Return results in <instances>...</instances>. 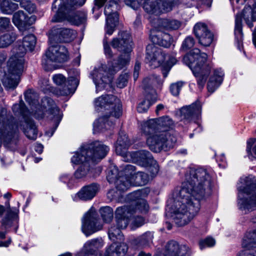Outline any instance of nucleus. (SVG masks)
<instances>
[{"label": "nucleus", "instance_id": "1a4fd4ad", "mask_svg": "<svg viewBox=\"0 0 256 256\" xmlns=\"http://www.w3.org/2000/svg\"><path fill=\"white\" fill-rule=\"evenodd\" d=\"M146 51V58L150 61L152 68L163 64L162 74L166 78L172 66L176 63V59L174 57L166 56L160 48L154 44L148 45Z\"/></svg>", "mask_w": 256, "mask_h": 256}, {"label": "nucleus", "instance_id": "4be33fe9", "mask_svg": "<svg viewBox=\"0 0 256 256\" xmlns=\"http://www.w3.org/2000/svg\"><path fill=\"white\" fill-rule=\"evenodd\" d=\"M85 148L88 152V156L94 162L104 158L110 150L108 146L98 141L86 144Z\"/></svg>", "mask_w": 256, "mask_h": 256}, {"label": "nucleus", "instance_id": "a878e982", "mask_svg": "<svg viewBox=\"0 0 256 256\" xmlns=\"http://www.w3.org/2000/svg\"><path fill=\"white\" fill-rule=\"evenodd\" d=\"M202 111V106L199 102L192 104L189 106L183 107L181 110L182 115L189 120L198 119Z\"/></svg>", "mask_w": 256, "mask_h": 256}, {"label": "nucleus", "instance_id": "680f3d73", "mask_svg": "<svg viewBox=\"0 0 256 256\" xmlns=\"http://www.w3.org/2000/svg\"><path fill=\"white\" fill-rule=\"evenodd\" d=\"M103 44L104 54L108 58H112V54L111 49L108 44V38L106 36H104V39Z\"/></svg>", "mask_w": 256, "mask_h": 256}, {"label": "nucleus", "instance_id": "f03ea898", "mask_svg": "<svg viewBox=\"0 0 256 256\" xmlns=\"http://www.w3.org/2000/svg\"><path fill=\"white\" fill-rule=\"evenodd\" d=\"M114 48L122 52L118 60L108 62V70L106 65L96 67L90 73L92 78L96 85V92L101 91L111 84L113 75L122 69L130 60V53L132 50L131 36L126 32H120L117 38L112 42Z\"/></svg>", "mask_w": 256, "mask_h": 256}, {"label": "nucleus", "instance_id": "b1692460", "mask_svg": "<svg viewBox=\"0 0 256 256\" xmlns=\"http://www.w3.org/2000/svg\"><path fill=\"white\" fill-rule=\"evenodd\" d=\"M98 190V186L96 184L84 186L72 196V200L75 202L79 200L83 201L91 200L96 196Z\"/></svg>", "mask_w": 256, "mask_h": 256}, {"label": "nucleus", "instance_id": "f8f14e48", "mask_svg": "<svg viewBox=\"0 0 256 256\" xmlns=\"http://www.w3.org/2000/svg\"><path fill=\"white\" fill-rule=\"evenodd\" d=\"M6 206L5 208L3 206L0 205V217H2V214H4L0 221V238L2 240L6 238L8 228L14 227L16 232L18 228V208H10L8 202L6 203Z\"/></svg>", "mask_w": 256, "mask_h": 256}, {"label": "nucleus", "instance_id": "6e6d98bb", "mask_svg": "<svg viewBox=\"0 0 256 256\" xmlns=\"http://www.w3.org/2000/svg\"><path fill=\"white\" fill-rule=\"evenodd\" d=\"M128 76L126 74L120 75L116 80V86L120 88H123L126 86L128 82Z\"/></svg>", "mask_w": 256, "mask_h": 256}, {"label": "nucleus", "instance_id": "79ce46f5", "mask_svg": "<svg viewBox=\"0 0 256 256\" xmlns=\"http://www.w3.org/2000/svg\"><path fill=\"white\" fill-rule=\"evenodd\" d=\"M16 35L14 32L6 34L0 36V48L7 47L16 39Z\"/></svg>", "mask_w": 256, "mask_h": 256}, {"label": "nucleus", "instance_id": "09e8293b", "mask_svg": "<svg viewBox=\"0 0 256 256\" xmlns=\"http://www.w3.org/2000/svg\"><path fill=\"white\" fill-rule=\"evenodd\" d=\"M20 4L29 13H33L36 10V5L30 0H20Z\"/></svg>", "mask_w": 256, "mask_h": 256}, {"label": "nucleus", "instance_id": "6e6552de", "mask_svg": "<svg viewBox=\"0 0 256 256\" xmlns=\"http://www.w3.org/2000/svg\"><path fill=\"white\" fill-rule=\"evenodd\" d=\"M238 204L241 210H256V182L250 176L240 178L238 186Z\"/></svg>", "mask_w": 256, "mask_h": 256}, {"label": "nucleus", "instance_id": "e2e57ef3", "mask_svg": "<svg viewBox=\"0 0 256 256\" xmlns=\"http://www.w3.org/2000/svg\"><path fill=\"white\" fill-rule=\"evenodd\" d=\"M125 4L134 10L137 9L139 6V2L137 0H124Z\"/></svg>", "mask_w": 256, "mask_h": 256}, {"label": "nucleus", "instance_id": "9b49d317", "mask_svg": "<svg viewBox=\"0 0 256 256\" xmlns=\"http://www.w3.org/2000/svg\"><path fill=\"white\" fill-rule=\"evenodd\" d=\"M145 134L148 135L146 138L148 146L152 151L156 152L172 148L176 142V137L169 132L156 130L150 134Z\"/></svg>", "mask_w": 256, "mask_h": 256}, {"label": "nucleus", "instance_id": "c85d7f7f", "mask_svg": "<svg viewBox=\"0 0 256 256\" xmlns=\"http://www.w3.org/2000/svg\"><path fill=\"white\" fill-rule=\"evenodd\" d=\"M224 73L220 69L214 70V74L210 77L208 83V92H213L222 84L223 80Z\"/></svg>", "mask_w": 256, "mask_h": 256}, {"label": "nucleus", "instance_id": "cd10ccee", "mask_svg": "<svg viewBox=\"0 0 256 256\" xmlns=\"http://www.w3.org/2000/svg\"><path fill=\"white\" fill-rule=\"evenodd\" d=\"M188 248L185 246H180L174 240L169 242L166 248V256H186Z\"/></svg>", "mask_w": 256, "mask_h": 256}, {"label": "nucleus", "instance_id": "4d7b16f0", "mask_svg": "<svg viewBox=\"0 0 256 256\" xmlns=\"http://www.w3.org/2000/svg\"><path fill=\"white\" fill-rule=\"evenodd\" d=\"M194 44V39L190 36H188L182 42V48L184 50L192 48Z\"/></svg>", "mask_w": 256, "mask_h": 256}, {"label": "nucleus", "instance_id": "ea45409f", "mask_svg": "<svg viewBox=\"0 0 256 256\" xmlns=\"http://www.w3.org/2000/svg\"><path fill=\"white\" fill-rule=\"evenodd\" d=\"M234 34L236 39L238 42V47L240 46L242 41L243 35L242 34V16L237 14L235 20Z\"/></svg>", "mask_w": 256, "mask_h": 256}, {"label": "nucleus", "instance_id": "58836bf2", "mask_svg": "<svg viewBox=\"0 0 256 256\" xmlns=\"http://www.w3.org/2000/svg\"><path fill=\"white\" fill-rule=\"evenodd\" d=\"M242 246L244 248H248L256 246V230L246 234L243 238Z\"/></svg>", "mask_w": 256, "mask_h": 256}, {"label": "nucleus", "instance_id": "a211bd4d", "mask_svg": "<svg viewBox=\"0 0 256 256\" xmlns=\"http://www.w3.org/2000/svg\"><path fill=\"white\" fill-rule=\"evenodd\" d=\"M118 1H110L106 6L104 13L106 16V35L110 36L114 32L118 20L116 10L118 9Z\"/></svg>", "mask_w": 256, "mask_h": 256}, {"label": "nucleus", "instance_id": "72a5a7b5", "mask_svg": "<svg viewBox=\"0 0 256 256\" xmlns=\"http://www.w3.org/2000/svg\"><path fill=\"white\" fill-rule=\"evenodd\" d=\"M242 17L248 26L252 28V22L256 20V4L252 7L246 6L242 12Z\"/></svg>", "mask_w": 256, "mask_h": 256}, {"label": "nucleus", "instance_id": "603ef678", "mask_svg": "<svg viewBox=\"0 0 256 256\" xmlns=\"http://www.w3.org/2000/svg\"><path fill=\"white\" fill-rule=\"evenodd\" d=\"M134 210L133 214L137 210H139L142 212H146L148 210V206L146 201L144 199H140L138 202H137L136 208L134 209L132 206H130Z\"/></svg>", "mask_w": 256, "mask_h": 256}, {"label": "nucleus", "instance_id": "774afa93", "mask_svg": "<svg viewBox=\"0 0 256 256\" xmlns=\"http://www.w3.org/2000/svg\"><path fill=\"white\" fill-rule=\"evenodd\" d=\"M143 190H138L132 194V196L134 197V200L138 199L139 198L142 196Z\"/></svg>", "mask_w": 256, "mask_h": 256}, {"label": "nucleus", "instance_id": "ddd939ff", "mask_svg": "<svg viewBox=\"0 0 256 256\" xmlns=\"http://www.w3.org/2000/svg\"><path fill=\"white\" fill-rule=\"evenodd\" d=\"M18 128L14 118L9 116L4 108H0V146L2 142H8L14 136Z\"/></svg>", "mask_w": 256, "mask_h": 256}, {"label": "nucleus", "instance_id": "e433bc0d", "mask_svg": "<svg viewBox=\"0 0 256 256\" xmlns=\"http://www.w3.org/2000/svg\"><path fill=\"white\" fill-rule=\"evenodd\" d=\"M136 158L138 162L136 163L142 166H148L150 163H152L153 158L150 153L146 150L136 152Z\"/></svg>", "mask_w": 256, "mask_h": 256}, {"label": "nucleus", "instance_id": "9d476101", "mask_svg": "<svg viewBox=\"0 0 256 256\" xmlns=\"http://www.w3.org/2000/svg\"><path fill=\"white\" fill-rule=\"evenodd\" d=\"M134 212V210L130 206H128L118 207L116 209L115 218L116 227L112 226L108 230V236L111 240L114 242L116 240H122L120 230L127 227Z\"/></svg>", "mask_w": 256, "mask_h": 256}, {"label": "nucleus", "instance_id": "49530a36", "mask_svg": "<svg viewBox=\"0 0 256 256\" xmlns=\"http://www.w3.org/2000/svg\"><path fill=\"white\" fill-rule=\"evenodd\" d=\"M130 227L132 229L134 230L143 225L144 223V220L142 216L132 217V216L131 218H130Z\"/></svg>", "mask_w": 256, "mask_h": 256}, {"label": "nucleus", "instance_id": "a19ab883", "mask_svg": "<svg viewBox=\"0 0 256 256\" xmlns=\"http://www.w3.org/2000/svg\"><path fill=\"white\" fill-rule=\"evenodd\" d=\"M0 8L4 13L10 14L18 8V4L12 2V0H2Z\"/></svg>", "mask_w": 256, "mask_h": 256}, {"label": "nucleus", "instance_id": "2f4dec72", "mask_svg": "<svg viewBox=\"0 0 256 256\" xmlns=\"http://www.w3.org/2000/svg\"><path fill=\"white\" fill-rule=\"evenodd\" d=\"M85 148L86 144L82 146L78 151L74 152V155L71 158V162L72 164H78L92 160L90 157L88 156L90 154L88 150H86Z\"/></svg>", "mask_w": 256, "mask_h": 256}, {"label": "nucleus", "instance_id": "4c0bfd02", "mask_svg": "<svg viewBox=\"0 0 256 256\" xmlns=\"http://www.w3.org/2000/svg\"><path fill=\"white\" fill-rule=\"evenodd\" d=\"M158 21L160 26L167 30H176L182 25L180 21L174 19H160Z\"/></svg>", "mask_w": 256, "mask_h": 256}, {"label": "nucleus", "instance_id": "7c9ffc66", "mask_svg": "<svg viewBox=\"0 0 256 256\" xmlns=\"http://www.w3.org/2000/svg\"><path fill=\"white\" fill-rule=\"evenodd\" d=\"M151 39L154 44L165 48L170 46L173 41L172 36L166 33H158L156 35H152Z\"/></svg>", "mask_w": 256, "mask_h": 256}, {"label": "nucleus", "instance_id": "aec40b11", "mask_svg": "<svg viewBox=\"0 0 256 256\" xmlns=\"http://www.w3.org/2000/svg\"><path fill=\"white\" fill-rule=\"evenodd\" d=\"M98 224V216L94 210L90 209L82 220V230L86 236H88L100 230L102 226Z\"/></svg>", "mask_w": 256, "mask_h": 256}, {"label": "nucleus", "instance_id": "de8ad7c7", "mask_svg": "<svg viewBox=\"0 0 256 256\" xmlns=\"http://www.w3.org/2000/svg\"><path fill=\"white\" fill-rule=\"evenodd\" d=\"M106 0H94V6L92 8V12L95 13L94 16L96 19H98L101 14L100 10L104 6Z\"/></svg>", "mask_w": 256, "mask_h": 256}, {"label": "nucleus", "instance_id": "5701e85b", "mask_svg": "<svg viewBox=\"0 0 256 256\" xmlns=\"http://www.w3.org/2000/svg\"><path fill=\"white\" fill-rule=\"evenodd\" d=\"M194 31L201 45L208 46L212 43L214 40L213 34L204 24L197 23L194 28Z\"/></svg>", "mask_w": 256, "mask_h": 256}, {"label": "nucleus", "instance_id": "3c124183", "mask_svg": "<svg viewBox=\"0 0 256 256\" xmlns=\"http://www.w3.org/2000/svg\"><path fill=\"white\" fill-rule=\"evenodd\" d=\"M153 234L150 232H146L139 238L140 244L142 246H146L152 242Z\"/></svg>", "mask_w": 256, "mask_h": 256}, {"label": "nucleus", "instance_id": "20e7f679", "mask_svg": "<svg viewBox=\"0 0 256 256\" xmlns=\"http://www.w3.org/2000/svg\"><path fill=\"white\" fill-rule=\"evenodd\" d=\"M86 0H55L52 6V10L56 14L52 18L53 22L66 20L72 24L78 26L84 24L87 18L84 12H74L76 6H81Z\"/></svg>", "mask_w": 256, "mask_h": 256}, {"label": "nucleus", "instance_id": "052dcab7", "mask_svg": "<svg viewBox=\"0 0 256 256\" xmlns=\"http://www.w3.org/2000/svg\"><path fill=\"white\" fill-rule=\"evenodd\" d=\"M150 166L148 168V170L151 176H155L158 172L159 166L158 164L153 160L152 163H150Z\"/></svg>", "mask_w": 256, "mask_h": 256}, {"label": "nucleus", "instance_id": "338daca9", "mask_svg": "<svg viewBox=\"0 0 256 256\" xmlns=\"http://www.w3.org/2000/svg\"><path fill=\"white\" fill-rule=\"evenodd\" d=\"M246 0H230L233 8H238L240 5H242Z\"/></svg>", "mask_w": 256, "mask_h": 256}, {"label": "nucleus", "instance_id": "0e129e2a", "mask_svg": "<svg viewBox=\"0 0 256 256\" xmlns=\"http://www.w3.org/2000/svg\"><path fill=\"white\" fill-rule=\"evenodd\" d=\"M10 20L8 18H0V27L2 28H6L10 26Z\"/></svg>", "mask_w": 256, "mask_h": 256}, {"label": "nucleus", "instance_id": "69168bd1", "mask_svg": "<svg viewBox=\"0 0 256 256\" xmlns=\"http://www.w3.org/2000/svg\"><path fill=\"white\" fill-rule=\"evenodd\" d=\"M256 139H255V138H250L247 141L246 152L248 154H252L251 148H252V146L256 142Z\"/></svg>", "mask_w": 256, "mask_h": 256}, {"label": "nucleus", "instance_id": "5fc2aeb1", "mask_svg": "<svg viewBox=\"0 0 256 256\" xmlns=\"http://www.w3.org/2000/svg\"><path fill=\"white\" fill-rule=\"evenodd\" d=\"M60 180L66 184L70 188L74 186L76 183L74 178L70 177V176L67 174H62L60 177Z\"/></svg>", "mask_w": 256, "mask_h": 256}, {"label": "nucleus", "instance_id": "7ed1b4c3", "mask_svg": "<svg viewBox=\"0 0 256 256\" xmlns=\"http://www.w3.org/2000/svg\"><path fill=\"white\" fill-rule=\"evenodd\" d=\"M36 44L33 34L24 38L22 42H18L12 49L14 54L8 62V70L2 80L4 86L8 89H14L18 85L24 69L23 56L28 50L32 51Z\"/></svg>", "mask_w": 256, "mask_h": 256}, {"label": "nucleus", "instance_id": "412c9836", "mask_svg": "<svg viewBox=\"0 0 256 256\" xmlns=\"http://www.w3.org/2000/svg\"><path fill=\"white\" fill-rule=\"evenodd\" d=\"M104 245L103 240L100 238H97L88 240L84 244L78 256H96L99 249L102 248ZM59 256H72L70 253L67 252Z\"/></svg>", "mask_w": 256, "mask_h": 256}, {"label": "nucleus", "instance_id": "c03bdc74", "mask_svg": "<svg viewBox=\"0 0 256 256\" xmlns=\"http://www.w3.org/2000/svg\"><path fill=\"white\" fill-rule=\"evenodd\" d=\"M102 218L106 222H110L113 218V210L110 206H106L100 210Z\"/></svg>", "mask_w": 256, "mask_h": 256}, {"label": "nucleus", "instance_id": "f3484780", "mask_svg": "<svg viewBox=\"0 0 256 256\" xmlns=\"http://www.w3.org/2000/svg\"><path fill=\"white\" fill-rule=\"evenodd\" d=\"M174 6V0H145L144 8L150 14L159 16L170 12Z\"/></svg>", "mask_w": 256, "mask_h": 256}, {"label": "nucleus", "instance_id": "f704fd0d", "mask_svg": "<svg viewBox=\"0 0 256 256\" xmlns=\"http://www.w3.org/2000/svg\"><path fill=\"white\" fill-rule=\"evenodd\" d=\"M94 170L90 168L88 163L80 166L74 172V179L82 180L88 176H95Z\"/></svg>", "mask_w": 256, "mask_h": 256}, {"label": "nucleus", "instance_id": "c756f323", "mask_svg": "<svg viewBox=\"0 0 256 256\" xmlns=\"http://www.w3.org/2000/svg\"><path fill=\"white\" fill-rule=\"evenodd\" d=\"M50 118L54 124V126L50 131L46 132V135L48 138L51 137L58 128L62 118V114L57 106L54 104L50 109Z\"/></svg>", "mask_w": 256, "mask_h": 256}, {"label": "nucleus", "instance_id": "13d9d810", "mask_svg": "<svg viewBox=\"0 0 256 256\" xmlns=\"http://www.w3.org/2000/svg\"><path fill=\"white\" fill-rule=\"evenodd\" d=\"M182 86L183 84L180 82L172 84L170 86L172 94L175 96L178 95Z\"/></svg>", "mask_w": 256, "mask_h": 256}, {"label": "nucleus", "instance_id": "473e14b6", "mask_svg": "<svg viewBox=\"0 0 256 256\" xmlns=\"http://www.w3.org/2000/svg\"><path fill=\"white\" fill-rule=\"evenodd\" d=\"M128 249V246L124 243L117 244L114 242L106 250V256H123Z\"/></svg>", "mask_w": 256, "mask_h": 256}, {"label": "nucleus", "instance_id": "8fccbe9b", "mask_svg": "<svg viewBox=\"0 0 256 256\" xmlns=\"http://www.w3.org/2000/svg\"><path fill=\"white\" fill-rule=\"evenodd\" d=\"M12 110L16 114H20L24 116H26V113L27 112L23 102H21L19 104H14L12 106Z\"/></svg>", "mask_w": 256, "mask_h": 256}, {"label": "nucleus", "instance_id": "bf43d9fd", "mask_svg": "<svg viewBox=\"0 0 256 256\" xmlns=\"http://www.w3.org/2000/svg\"><path fill=\"white\" fill-rule=\"evenodd\" d=\"M156 82H157L158 84H162V81L159 80L158 77L155 76H154L150 78H146L143 80V84L144 86L145 89H146L147 84H155Z\"/></svg>", "mask_w": 256, "mask_h": 256}, {"label": "nucleus", "instance_id": "a18cd8bd", "mask_svg": "<svg viewBox=\"0 0 256 256\" xmlns=\"http://www.w3.org/2000/svg\"><path fill=\"white\" fill-rule=\"evenodd\" d=\"M25 98L26 101L30 105H36L38 103L37 94L31 90H29L25 93Z\"/></svg>", "mask_w": 256, "mask_h": 256}, {"label": "nucleus", "instance_id": "0eeeda50", "mask_svg": "<svg viewBox=\"0 0 256 256\" xmlns=\"http://www.w3.org/2000/svg\"><path fill=\"white\" fill-rule=\"evenodd\" d=\"M207 54L194 48L186 54L183 58L184 62L190 68L196 78L198 84L202 90L208 76L212 65L206 62Z\"/></svg>", "mask_w": 256, "mask_h": 256}, {"label": "nucleus", "instance_id": "864d4df0", "mask_svg": "<svg viewBox=\"0 0 256 256\" xmlns=\"http://www.w3.org/2000/svg\"><path fill=\"white\" fill-rule=\"evenodd\" d=\"M216 244V240L212 237H208L200 242V247L201 250L206 247H212Z\"/></svg>", "mask_w": 256, "mask_h": 256}, {"label": "nucleus", "instance_id": "c9c22d12", "mask_svg": "<svg viewBox=\"0 0 256 256\" xmlns=\"http://www.w3.org/2000/svg\"><path fill=\"white\" fill-rule=\"evenodd\" d=\"M24 132L30 139L35 140L37 136L36 128L33 121L29 118H26L23 126Z\"/></svg>", "mask_w": 256, "mask_h": 256}, {"label": "nucleus", "instance_id": "6ab92c4d", "mask_svg": "<svg viewBox=\"0 0 256 256\" xmlns=\"http://www.w3.org/2000/svg\"><path fill=\"white\" fill-rule=\"evenodd\" d=\"M129 145L130 142L128 136L124 133H122L118 138L116 145V152L122 156L124 161L136 163V162H138L136 152H126V148Z\"/></svg>", "mask_w": 256, "mask_h": 256}, {"label": "nucleus", "instance_id": "423d86ee", "mask_svg": "<svg viewBox=\"0 0 256 256\" xmlns=\"http://www.w3.org/2000/svg\"><path fill=\"white\" fill-rule=\"evenodd\" d=\"M114 169L107 176L108 180L110 183H114L116 188L120 191H125L132 185H144L148 183L149 178L148 174L142 172H136L135 166L126 164L122 170L118 173Z\"/></svg>", "mask_w": 256, "mask_h": 256}, {"label": "nucleus", "instance_id": "f257e3e1", "mask_svg": "<svg viewBox=\"0 0 256 256\" xmlns=\"http://www.w3.org/2000/svg\"><path fill=\"white\" fill-rule=\"evenodd\" d=\"M212 177L204 168H190L170 206L172 216L180 226L188 224L200 209V201L212 194Z\"/></svg>", "mask_w": 256, "mask_h": 256}, {"label": "nucleus", "instance_id": "37998d69", "mask_svg": "<svg viewBox=\"0 0 256 256\" xmlns=\"http://www.w3.org/2000/svg\"><path fill=\"white\" fill-rule=\"evenodd\" d=\"M150 98V95L146 96V99L140 102L137 108L138 112L142 113L146 112L149 108L150 106L156 101V98L154 96L151 101L149 100Z\"/></svg>", "mask_w": 256, "mask_h": 256}, {"label": "nucleus", "instance_id": "4468645a", "mask_svg": "<svg viewBox=\"0 0 256 256\" xmlns=\"http://www.w3.org/2000/svg\"><path fill=\"white\" fill-rule=\"evenodd\" d=\"M79 76L78 71L76 70L74 76H70L66 81L65 77L62 74L54 75L53 82L60 86L55 94L58 96H68L74 94L79 84Z\"/></svg>", "mask_w": 256, "mask_h": 256}, {"label": "nucleus", "instance_id": "dca6fc26", "mask_svg": "<svg viewBox=\"0 0 256 256\" xmlns=\"http://www.w3.org/2000/svg\"><path fill=\"white\" fill-rule=\"evenodd\" d=\"M174 126L172 120L168 116H162L158 118L151 119L142 124V131L148 134L156 130L168 132Z\"/></svg>", "mask_w": 256, "mask_h": 256}, {"label": "nucleus", "instance_id": "393cba45", "mask_svg": "<svg viewBox=\"0 0 256 256\" xmlns=\"http://www.w3.org/2000/svg\"><path fill=\"white\" fill-rule=\"evenodd\" d=\"M34 21V16L28 17L21 10L14 13L12 18L13 23L20 31L27 30Z\"/></svg>", "mask_w": 256, "mask_h": 256}, {"label": "nucleus", "instance_id": "39448f33", "mask_svg": "<svg viewBox=\"0 0 256 256\" xmlns=\"http://www.w3.org/2000/svg\"><path fill=\"white\" fill-rule=\"evenodd\" d=\"M95 108L101 110L104 108L106 114H110L108 118L106 116L100 118L94 123V129L96 132L104 131L110 129L112 124V118H118L122 114L120 100L113 95H102L94 100Z\"/></svg>", "mask_w": 256, "mask_h": 256}, {"label": "nucleus", "instance_id": "2eb2a0df", "mask_svg": "<svg viewBox=\"0 0 256 256\" xmlns=\"http://www.w3.org/2000/svg\"><path fill=\"white\" fill-rule=\"evenodd\" d=\"M46 58L42 60V63L46 69H50L52 66V62L62 63L68 59L67 49L64 46H50L46 53Z\"/></svg>", "mask_w": 256, "mask_h": 256}, {"label": "nucleus", "instance_id": "bb28decb", "mask_svg": "<svg viewBox=\"0 0 256 256\" xmlns=\"http://www.w3.org/2000/svg\"><path fill=\"white\" fill-rule=\"evenodd\" d=\"M50 36L52 38L58 37L60 40L64 42H68L73 40L76 36L75 31L69 28H54L50 32Z\"/></svg>", "mask_w": 256, "mask_h": 256}]
</instances>
